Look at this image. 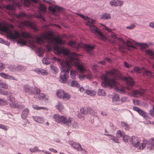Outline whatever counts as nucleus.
<instances>
[{"label":"nucleus","instance_id":"1","mask_svg":"<svg viewBox=\"0 0 154 154\" xmlns=\"http://www.w3.org/2000/svg\"><path fill=\"white\" fill-rule=\"evenodd\" d=\"M103 80L101 84V86L104 88L109 87L112 88L116 86L118 82L116 79H120L125 82L126 88L128 90H132L135 82L130 76H123L119 70L116 69H113L109 71H106L105 74H103L100 77Z\"/></svg>","mask_w":154,"mask_h":154},{"label":"nucleus","instance_id":"2","mask_svg":"<svg viewBox=\"0 0 154 154\" xmlns=\"http://www.w3.org/2000/svg\"><path fill=\"white\" fill-rule=\"evenodd\" d=\"M53 60L57 61L62 66L61 71L60 73L59 81L63 83H66L69 77V74L71 67L70 63L67 61L63 62L60 58H57L55 57H52Z\"/></svg>","mask_w":154,"mask_h":154},{"label":"nucleus","instance_id":"3","mask_svg":"<svg viewBox=\"0 0 154 154\" xmlns=\"http://www.w3.org/2000/svg\"><path fill=\"white\" fill-rule=\"evenodd\" d=\"M78 54L76 53H73L72 55L69 57V61L71 63L75 65L77 70L79 73H83L86 71L84 65L80 63L79 61V59L77 57Z\"/></svg>","mask_w":154,"mask_h":154},{"label":"nucleus","instance_id":"4","mask_svg":"<svg viewBox=\"0 0 154 154\" xmlns=\"http://www.w3.org/2000/svg\"><path fill=\"white\" fill-rule=\"evenodd\" d=\"M23 88L25 92L30 94L38 95L40 92V89L37 87H32L28 84L25 85Z\"/></svg>","mask_w":154,"mask_h":154},{"label":"nucleus","instance_id":"5","mask_svg":"<svg viewBox=\"0 0 154 154\" xmlns=\"http://www.w3.org/2000/svg\"><path fill=\"white\" fill-rule=\"evenodd\" d=\"M89 27L91 31L95 34L97 35L99 38L104 41L107 40V38L94 24L90 25Z\"/></svg>","mask_w":154,"mask_h":154},{"label":"nucleus","instance_id":"6","mask_svg":"<svg viewBox=\"0 0 154 154\" xmlns=\"http://www.w3.org/2000/svg\"><path fill=\"white\" fill-rule=\"evenodd\" d=\"M54 50L56 51L57 54H62L65 56H68L69 60V57L72 55V53H74L72 52L71 53H70L69 50L67 48L63 47L61 48L58 45H54Z\"/></svg>","mask_w":154,"mask_h":154},{"label":"nucleus","instance_id":"7","mask_svg":"<svg viewBox=\"0 0 154 154\" xmlns=\"http://www.w3.org/2000/svg\"><path fill=\"white\" fill-rule=\"evenodd\" d=\"M118 40L122 43V44L124 46H120L119 47L120 50H123L124 48H127L128 50H130V48H135V46L132 44L131 42L128 39L127 42L123 40L122 38H118Z\"/></svg>","mask_w":154,"mask_h":154},{"label":"nucleus","instance_id":"8","mask_svg":"<svg viewBox=\"0 0 154 154\" xmlns=\"http://www.w3.org/2000/svg\"><path fill=\"white\" fill-rule=\"evenodd\" d=\"M8 0L12 2V4H9L6 6V8L8 10L14 11L15 10V7H17L19 8H21L22 5L21 2L19 0Z\"/></svg>","mask_w":154,"mask_h":154},{"label":"nucleus","instance_id":"9","mask_svg":"<svg viewBox=\"0 0 154 154\" xmlns=\"http://www.w3.org/2000/svg\"><path fill=\"white\" fill-rule=\"evenodd\" d=\"M73 119L72 118H69L68 119H67L66 117L63 116H60L58 123L61 124H65L69 126H70Z\"/></svg>","mask_w":154,"mask_h":154},{"label":"nucleus","instance_id":"10","mask_svg":"<svg viewBox=\"0 0 154 154\" xmlns=\"http://www.w3.org/2000/svg\"><path fill=\"white\" fill-rule=\"evenodd\" d=\"M133 109L134 111L137 112L140 116L143 117L144 119H150L148 116V113L139 108L137 106H134L133 107Z\"/></svg>","mask_w":154,"mask_h":154},{"label":"nucleus","instance_id":"11","mask_svg":"<svg viewBox=\"0 0 154 154\" xmlns=\"http://www.w3.org/2000/svg\"><path fill=\"white\" fill-rule=\"evenodd\" d=\"M7 38L10 40H14L19 38L20 36V33L17 30H14V32H10L7 35Z\"/></svg>","mask_w":154,"mask_h":154},{"label":"nucleus","instance_id":"12","mask_svg":"<svg viewBox=\"0 0 154 154\" xmlns=\"http://www.w3.org/2000/svg\"><path fill=\"white\" fill-rule=\"evenodd\" d=\"M57 95L60 98H63L64 100H67L70 98V95L68 93H64V91L60 89L57 91Z\"/></svg>","mask_w":154,"mask_h":154},{"label":"nucleus","instance_id":"13","mask_svg":"<svg viewBox=\"0 0 154 154\" xmlns=\"http://www.w3.org/2000/svg\"><path fill=\"white\" fill-rule=\"evenodd\" d=\"M48 9L53 14H55L57 12L60 13L61 11H64V9L63 8L57 6H55L54 7L50 6L48 7Z\"/></svg>","mask_w":154,"mask_h":154},{"label":"nucleus","instance_id":"14","mask_svg":"<svg viewBox=\"0 0 154 154\" xmlns=\"http://www.w3.org/2000/svg\"><path fill=\"white\" fill-rule=\"evenodd\" d=\"M130 143L131 144L133 145L135 147L137 148L138 146L140 143L139 139L137 137L133 136L131 137Z\"/></svg>","mask_w":154,"mask_h":154},{"label":"nucleus","instance_id":"15","mask_svg":"<svg viewBox=\"0 0 154 154\" xmlns=\"http://www.w3.org/2000/svg\"><path fill=\"white\" fill-rule=\"evenodd\" d=\"M69 144L74 149H77L78 151L82 150L86 152V151L85 150L82 149L81 145L79 143H77L73 141H71L69 142Z\"/></svg>","mask_w":154,"mask_h":154},{"label":"nucleus","instance_id":"16","mask_svg":"<svg viewBox=\"0 0 154 154\" xmlns=\"http://www.w3.org/2000/svg\"><path fill=\"white\" fill-rule=\"evenodd\" d=\"M95 48V46L91 44H86L85 49L86 52L90 54H93V50Z\"/></svg>","mask_w":154,"mask_h":154},{"label":"nucleus","instance_id":"17","mask_svg":"<svg viewBox=\"0 0 154 154\" xmlns=\"http://www.w3.org/2000/svg\"><path fill=\"white\" fill-rule=\"evenodd\" d=\"M67 44L70 46L76 49H78L81 47L80 44H77L74 41L69 40L68 41Z\"/></svg>","mask_w":154,"mask_h":154},{"label":"nucleus","instance_id":"18","mask_svg":"<svg viewBox=\"0 0 154 154\" xmlns=\"http://www.w3.org/2000/svg\"><path fill=\"white\" fill-rule=\"evenodd\" d=\"M123 2L122 1L112 0L110 2V5L116 7L119 6L121 7L123 4Z\"/></svg>","mask_w":154,"mask_h":154},{"label":"nucleus","instance_id":"19","mask_svg":"<svg viewBox=\"0 0 154 154\" xmlns=\"http://www.w3.org/2000/svg\"><path fill=\"white\" fill-rule=\"evenodd\" d=\"M9 106L11 108H17L19 109H22L24 108V106L17 103L13 102L9 104Z\"/></svg>","mask_w":154,"mask_h":154},{"label":"nucleus","instance_id":"20","mask_svg":"<svg viewBox=\"0 0 154 154\" xmlns=\"http://www.w3.org/2000/svg\"><path fill=\"white\" fill-rule=\"evenodd\" d=\"M105 135L107 136H110V139L113 140L115 143H119L118 136H117L116 137L109 134H105Z\"/></svg>","mask_w":154,"mask_h":154},{"label":"nucleus","instance_id":"21","mask_svg":"<svg viewBox=\"0 0 154 154\" xmlns=\"http://www.w3.org/2000/svg\"><path fill=\"white\" fill-rule=\"evenodd\" d=\"M29 112V110L28 109L26 108L24 109L21 115V118L23 119H25L27 117Z\"/></svg>","mask_w":154,"mask_h":154},{"label":"nucleus","instance_id":"22","mask_svg":"<svg viewBox=\"0 0 154 154\" xmlns=\"http://www.w3.org/2000/svg\"><path fill=\"white\" fill-rule=\"evenodd\" d=\"M146 143L149 144V145L148 147H149V150H152L153 147L154 146V137L149 139L147 141Z\"/></svg>","mask_w":154,"mask_h":154},{"label":"nucleus","instance_id":"23","mask_svg":"<svg viewBox=\"0 0 154 154\" xmlns=\"http://www.w3.org/2000/svg\"><path fill=\"white\" fill-rule=\"evenodd\" d=\"M35 71L36 73L38 74H41L43 75H45L46 71L44 69L41 68H36L35 69ZM47 74L48 73H47L46 75H47Z\"/></svg>","mask_w":154,"mask_h":154},{"label":"nucleus","instance_id":"24","mask_svg":"<svg viewBox=\"0 0 154 154\" xmlns=\"http://www.w3.org/2000/svg\"><path fill=\"white\" fill-rule=\"evenodd\" d=\"M143 69H144V71L143 72V74L144 75H146L152 77L153 75V73L151 71H150L144 67H143Z\"/></svg>","mask_w":154,"mask_h":154},{"label":"nucleus","instance_id":"25","mask_svg":"<svg viewBox=\"0 0 154 154\" xmlns=\"http://www.w3.org/2000/svg\"><path fill=\"white\" fill-rule=\"evenodd\" d=\"M24 5L26 7L29 6L31 4V2L34 3H37V0H24Z\"/></svg>","mask_w":154,"mask_h":154},{"label":"nucleus","instance_id":"26","mask_svg":"<svg viewBox=\"0 0 154 154\" xmlns=\"http://www.w3.org/2000/svg\"><path fill=\"white\" fill-rule=\"evenodd\" d=\"M111 18L110 14L108 13H105L103 14L100 17V19L101 20H108L110 19Z\"/></svg>","mask_w":154,"mask_h":154},{"label":"nucleus","instance_id":"27","mask_svg":"<svg viewBox=\"0 0 154 154\" xmlns=\"http://www.w3.org/2000/svg\"><path fill=\"white\" fill-rule=\"evenodd\" d=\"M12 14L13 15H15L16 17L19 19H21L23 17H26L27 15L25 14L23 12H20L19 13V14H15L14 13H12Z\"/></svg>","mask_w":154,"mask_h":154},{"label":"nucleus","instance_id":"28","mask_svg":"<svg viewBox=\"0 0 154 154\" xmlns=\"http://www.w3.org/2000/svg\"><path fill=\"white\" fill-rule=\"evenodd\" d=\"M137 44L138 46L140 47L141 50L146 48L149 47L147 44L146 43H141L140 42H137Z\"/></svg>","mask_w":154,"mask_h":154},{"label":"nucleus","instance_id":"29","mask_svg":"<svg viewBox=\"0 0 154 154\" xmlns=\"http://www.w3.org/2000/svg\"><path fill=\"white\" fill-rule=\"evenodd\" d=\"M146 54L151 57V58L154 60V53L150 49L146 50L145 51Z\"/></svg>","mask_w":154,"mask_h":154},{"label":"nucleus","instance_id":"30","mask_svg":"<svg viewBox=\"0 0 154 154\" xmlns=\"http://www.w3.org/2000/svg\"><path fill=\"white\" fill-rule=\"evenodd\" d=\"M17 70L20 72H24L26 70L27 67L22 65H19L17 67Z\"/></svg>","mask_w":154,"mask_h":154},{"label":"nucleus","instance_id":"31","mask_svg":"<svg viewBox=\"0 0 154 154\" xmlns=\"http://www.w3.org/2000/svg\"><path fill=\"white\" fill-rule=\"evenodd\" d=\"M50 68L53 74H56L58 72L59 69L56 66L51 65L50 66Z\"/></svg>","mask_w":154,"mask_h":154},{"label":"nucleus","instance_id":"32","mask_svg":"<svg viewBox=\"0 0 154 154\" xmlns=\"http://www.w3.org/2000/svg\"><path fill=\"white\" fill-rule=\"evenodd\" d=\"M36 52L38 54V56L41 57L43 54V50L41 47L36 48Z\"/></svg>","mask_w":154,"mask_h":154},{"label":"nucleus","instance_id":"33","mask_svg":"<svg viewBox=\"0 0 154 154\" xmlns=\"http://www.w3.org/2000/svg\"><path fill=\"white\" fill-rule=\"evenodd\" d=\"M32 117L35 121L38 123H41L43 121V119L40 117L33 116Z\"/></svg>","mask_w":154,"mask_h":154},{"label":"nucleus","instance_id":"34","mask_svg":"<svg viewBox=\"0 0 154 154\" xmlns=\"http://www.w3.org/2000/svg\"><path fill=\"white\" fill-rule=\"evenodd\" d=\"M87 20L88 21L85 24L87 26H90V25L94 24V23L95 20L92 19L88 18Z\"/></svg>","mask_w":154,"mask_h":154},{"label":"nucleus","instance_id":"35","mask_svg":"<svg viewBox=\"0 0 154 154\" xmlns=\"http://www.w3.org/2000/svg\"><path fill=\"white\" fill-rule=\"evenodd\" d=\"M119 97L118 94H115L114 95L112 98V101L113 103H115L117 101H119Z\"/></svg>","mask_w":154,"mask_h":154},{"label":"nucleus","instance_id":"36","mask_svg":"<svg viewBox=\"0 0 154 154\" xmlns=\"http://www.w3.org/2000/svg\"><path fill=\"white\" fill-rule=\"evenodd\" d=\"M131 137L127 135H125L123 137V140L125 142L127 143L128 141L130 142Z\"/></svg>","mask_w":154,"mask_h":154},{"label":"nucleus","instance_id":"37","mask_svg":"<svg viewBox=\"0 0 154 154\" xmlns=\"http://www.w3.org/2000/svg\"><path fill=\"white\" fill-rule=\"evenodd\" d=\"M56 107L58 110L60 111L62 109L63 107L62 104L60 102H58Z\"/></svg>","mask_w":154,"mask_h":154},{"label":"nucleus","instance_id":"38","mask_svg":"<svg viewBox=\"0 0 154 154\" xmlns=\"http://www.w3.org/2000/svg\"><path fill=\"white\" fill-rule=\"evenodd\" d=\"M39 9L41 11H45L46 10V7L45 5L41 3H40L39 4Z\"/></svg>","mask_w":154,"mask_h":154},{"label":"nucleus","instance_id":"39","mask_svg":"<svg viewBox=\"0 0 154 154\" xmlns=\"http://www.w3.org/2000/svg\"><path fill=\"white\" fill-rule=\"evenodd\" d=\"M117 134H119V136L118 137V138L120 137L123 138V137H124L125 135V133L123 131H122L120 130H117L116 135H117Z\"/></svg>","mask_w":154,"mask_h":154},{"label":"nucleus","instance_id":"40","mask_svg":"<svg viewBox=\"0 0 154 154\" xmlns=\"http://www.w3.org/2000/svg\"><path fill=\"white\" fill-rule=\"evenodd\" d=\"M98 95L99 96H105V91L103 89H99L98 91Z\"/></svg>","mask_w":154,"mask_h":154},{"label":"nucleus","instance_id":"41","mask_svg":"<svg viewBox=\"0 0 154 154\" xmlns=\"http://www.w3.org/2000/svg\"><path fill=\"white\" fill-rule=\"evenodd\" d=\"M71 86L72 87L76 86L78 88L80 87L79 84L76 81L74 80H73L71 82Z\"/></svg>","mask_w":154,"mask_h":154},{"label":"nucleus","instance_id":"42","mask_svg":"<svg viewBox=\"0 0 154 154\" xmlns=\"http://www.w3.org/2000/svg\"><path fill=\"white\" fill-rule=\"evenodd\" d=\"M60 116L58 114H55L53 115V118L56 122H58Z\"/></svg>","mask_w":154,"mask_h":154},{"label":"nucleus","instance_id":"43","mask_svg":"<svg viewBox=\"0 0 154 154\" xmlns=\"http://www.w3.org/2000/svg\"><path fill=\"white\" fill-rule=\"evenodd\" d=\"M22 35L25 37L31 38L32 36L29 33L27 32H24L22 33Z\"/></svg>","mask_w":154,"mask_h":154},{"label":"nucleus","instance_id":"44","mask_svg":"<svg viewBox=\"0 0 154 154\" xmlns=\"http://www.w3.org/2000/svg\"><path fill=\"white\" fill-rule=\"evenodd\" d=\"M134 71L137 73H141V69L139 67L135 66L133 69Z\"/></svg>","mask_w":154,"mask_h":154},{"label":"nucleus","instance_id":"45","mask_svg":"<svg viewBox=\"0 0 154 154\" xmlns=\"http://www.w3.org/2000/svg\"><path fill=\"white\" fill-rule=\"evenodd\" d=\"M42 63L44 64L48 65L50 63L49 60L48 59H46L45 58H43L42 60Z\"/></svg>","mask_w":154,"mask_h":154},{"label":"nucleus","instance_id":"46","mask_svg":"<svg viewBox=\"0 0 154 154\" xmlns=\"http://www.w3.org/2000/svg\"><path fill=\"white\" fill-rule=\"evenodd\" d=\"M76 14L79 16L81 18H82L85 20H87V19L88 18V17L87 16L86 17L84 15L80 14L79 13H77Z\"/></svg>","mask_w":154,"mask_h":154},{"label":"nucleus","instance_id":"47","mask_svg":"<svg viewBox=\"0 0 154 154\" xmlns=\"http://www.w3.org/2000/svg\"><path fill=\"white\" fill-rule=\"evenodd\" d=\"M127 97L126 96L122 97L119 100V101H120V103H122L125 102L127 100Z\"/></svg>","mask_w":154,"mask_h":154},{"label":"nucleus","instance_id":"48","mask_svg":"<svg viewBox=\"0 0 154 154\" xmlns=\"http://www.w3.org/2000/svg\"><path fill=\"white\" fill-rule=\"evenodd\" d=\"M0 75L3 78H4L6 79H9V75L7 74H6L4 73H0Z\"/></svg>","mask_w":154,"mask_h":154},{"label":"nucleus","instance_id":"49","mask_svg":"<svg viewBox=\"0 0 154 154\" xmlns=\"http://www.w3.org/2000/svg\"><path fill=\"white\" fill-rule=\"evenodd\" d=\"M0 128L3 129L5 131H7L8 130V127L5 125L0 124Z\"/></svg>","mask_w":154,"mask_h":154},{"label":"nucleus","instance_id":"50","mask_svg":"<svg viewBox=\"0 0 154 154\" xmlns=\"http://www.w3.org/2000/svg\"><path fill=\"white\" fill-rule=\"evenodd\" d=\"M80 111L81 112V113L82 114L85 115L87 114L86 108H81L80 109Z\"/></svg>","mask_w":154,"mask_h":154},{"label":"nucleus","instance_id":"51","mask_svg":"<svg viewBox=\"0 0 154 154\" xmlns=\"http://www.w3.org/2000/svg\"><path fill=\"white\" fill-rule=\"evenodd\" d=\"M87 114L89 113L91 114L93 113L94 111L90 107H87L86 108Z\"/></svg>","mask_w":154,"mask_h":154},{"label":"nucleus","instance_id":"52","mask_svg":"<svg viewBox=\"0 0 154 154\" xmlns=\"http://www.w3.org/2000/svg\"><path fill=\"white\" fill-rule=\"evenodd\" d=\"M8 102L7 101L5 100L2 99H0V106L4 105L7 104Z\"/></svg>","mask_w":154,"mask_h":154},{"label":"nucleus","instance_id":"53","mask_svg":"<svg viewBox=\"0 0 154 154\" xmlns=\"http://www.w3.org/2000/svg\"><path fill=\"white\" fill-rule=\"evenodd\" d=\"M70 76L73 79H75V78L76 73L75 72L72 71H70Z\"/></svg>","mask_w":154,"mask_h":154},{"label":"nucleus","instance_id":"54","mask_svg":"<svg viewBox=\"0 0 154 154\" xmlns=\"http://www.w3.org/2000/svg\"><path fill=\"white\" fill-rule=\"evenodd\" d=\"M33 108L35 109L38 110L41 109H44V107H39L37 105H33Z\"/></svg>","mask_w":154,"mask_h":154},{"label":"nucleus","instance_id":"55","mask_svg":"<svg viewBox=\"0 0 154 154\" xmlns=\"http://www.w3.org/2000/svg\"><path fill=\"white\" fill-rule=\"evenodd\" d=\"M8 99L12 103L15 102V99L11 95H10L8 97Z\"/></svg>","mask_w":154,"mask_h":154},{"label":"nucleus","instance_id":"56","mask_svg":"<svg viewBox=\"0 0 154 154\" xmlns=\"http://www.w3.org/2000/svg\"><path fill=\"white\" fill-rule=\"evenodd\" d=\"M38 147L37 146H35L34 148L30 149V151L32 152H35L38 151Z\"/></svg>","mask_w":154,"mask_h":154},{"label":"nucleus","instance_id":"57","mask_svg":"<svg viewBox=\"0 0 154 154\" xmlns=\"http://www.w3.org/2000/svg\"><path fill=\"white\" fill-rule=\"evenodd\" d=\"M140 92L137 90L133 91L132 92V95L135 96L139 94Z\"/></svg>","mask_w":154,"mask_h":154},{"label":"nucleus","instance_id":"58","mask_svg":"<svg viewBox=\"0 0 154 154\" xmlns=\"http://www.w3.org/2000/svg\"><path fill=\"white\" fill-rule=\"evenodd\" d=\"M38 94H39V95L38 98H39V100H42L44 98V97L45 96V94L43 93H40Z\"/></svg>","mask_w":154,"mask_h":154},{"label":"nucleus","instance_id":"59","mask_svg":"<svg viewBox=\"0 0 154 154\" xmlns=\"http://www.w3.org/2000/svg\"><path fill=\"white\" fill-rule=\"evenodd\" d=\"M124 64L125 67L127 68H131L132 66L131 64L129 65L128 63L126 62H124Z\"/></svg>","mask_w":154,"mask_h":154},{"label":"nucleus","instance_id":"60","mask_svg":"<svg viewBox=\"0 0 154 154\" xmlns=\"http://www.w3.org/2000/svg\"><path fill=\"white\" fill-rule=\"evenodd\" d=\"M1 87L5 89H7L8 88L7 84L6 83H2L1 85Z\"/></svg>","mask_w":154,"mask_h":154},{"label":"nucleus","instance_id":"61","mask_svg":"<svg viewBox=\"0 0 154 154\" xmlns=\"http://www.w3.org/2000/svg\"><path fill=\"white\" fill-rule=\"evenodd\" d=\"M135 27V25L134 24H131L129 26H127L126 27L127 29H134Z\"/></svg>","mask_w":154,"mask_h":154},{"label":"nucleus","instance_id":"62","mask_svg":"<svg viewBox=\"0 0 154 154\" xmlns=\"http://www.w3.org/2000/svg\"><path fill=\"white\" fill-rule=\"evenodd\" d=\"M30 26L31 28L34 30L35 31L37 32L38 31V28L35 26L33 25L32 24H31Z\"/></svg>","mask_w":154,"mask_h":154},{"label":"nucleus","instance_id":"63","mask_svg":"<svg viewBox=\"0 0 154 154\" xmlns=\"http://www.w3.org/2000/svg\"><path fill=\"white\" fill-rule=\"evenodd\" d=\"M46 49L48 51H51L52 50V48L51 46L49 45H47L46 46Z\"/></svg>","mask_w":154,"mask_h":154},{"label":"nucleus","instance_id":"64","mask_svg":"<svg viewBox=\"0 0 154 154\" xmlns=\"http://www.w3.org/2000/svg\"><path fill=\"white\" fill-rule=\"evenodd\" d=\"M149 114L152 116L154 117V111L152 109H151L149 111Z\"/></svg>","mask_w":154,"mask_h":154}]
</instances>
